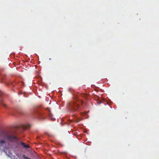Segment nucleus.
<instances>
[{"label": "nucleus", "mask_w": 159, "mask_h": 159, "mask_svg": "<svg viewBox=\"0 0 159 159\" xmlns=\"http://www.w3.org/2000/svg\"><path fill=\"white\" fill-rule=\"evenodd\" d=\"M0 137L3 138L10 141L17 140L16 136L9 135L7 131L2 130H0Z\"/></svg>", "instance_id": "f257e3e1"}, {"label": "nucleus", "mask_w": 159, "mask_h": 159, "mask_svg": "<svg viewBox=\"0 0 159 159\" xmlns=\"http://www.w3.org/2000/svg\"><path fill=\"white\" fill-rule=\"evenodd\" d=\"M0 137L3 138L10 141L17 140L16 136L9 135L7 131L2 130H0Z\"/></svg>", "instance_id": "f03ea898"}, {"label": "nucleus", "mask_w": 159, "mask_h": 159, "mask_svg": "<svg viewBox=\"0 0 159 159\" xmlns=\"http://www.w3.org/2000/svg\"><path fill=\"white\" fill-rule=\"evenodd\" d=\"M79 107L78 103L75 101H72L68 103V108L69 110L72 112L76 110Z\"/></svg>", "instance_id": "7ed1b4c3"}, {"label": "nucleus", "mask_w": 159, "mask_h": 159, "mask_svg": "<svg viewBox=\"0 0 159 159\" xmlns=\"http://www.w3.org/2000/svg\"><path fill=\"white\" fill-rule=\"evenodd\" d=\"M21 144L25 148H29L30 146L28 145H26L23 142H21Z\"/></svg>", "instance_id": "20e7f679"}, {"label": "nucleus", "mask_w": 159, "mask_h": 159, "mask_svg": "<svg viewBox=\"0 0 159 159\" xmlns=\"http://www.w3.org/2000/svg\"><path fill=\"white\" fill-rule=\"evenodd\" d=\"M6 142L4 140H1L0 141V146H2V144L5 143Z\"/></svg>", "instance_id": "39448f33"}, {"label": "nucleus", "mask_w": 159, "mask_h": 159, "mask_svg": "<svg viewBox=\"0 0 159 159\" xmlns=\"http://www.w3.org/2000/svg\"><path fill=\"white\" fill-rule=\"evenodd\" d=\"M48 116H49V118L51 119L52 120H55V118H53L52 117V115L50 112L48 114Z\"/></svg>", "instance_id": "423d86ee"}, {"label": "nucleus", "mask_w": 159, "mask_h": 159, "mask_svg": "<svg viewBox=\"0 0 159 159\" xmlns=\"http://www.w3.org/2000/svg\"><path fill=\"white\" fill-rule=\"evenodd\" d=\"M23 157L25 159H30V158L27 157L26 155H23Z\"/></svg>", "instance_id": "0eeeda50"}, {"label": "nucleus", "mask_w": 159, "mask_h": 159, "mask_svg": "<svg viewBox=\"0 0 159 159\" xmlns=\"http://www.w3.org/2000/svg\"><path fill=\"white\" fill-rule=\"evenodd\" d=\"M1 103L2 104V105L4 107H6V105L2 102V100H1Z\"/></svg>", "instance_id": "6e6552de"}, {"label": "nucleus", "mask_w": 159, "mask_h": 159, "mask_svg": "<svg viewBox=\"0 0 159 159\" xmlns=\"http://www.w3.org/2000/svg\"><path fill=\"white\" fill-rule=\"evenodd\" d=\"M79 102L80 103L81 105H82L83 104V102L82 101H79Z\"/></svg>", "instance_id": "1a4fd4ad"}, {"label": "nucleus", "mask_w": 159, "mask_h": 159, "mask_svg": "<svg viewBox=\"0 0 159 159\" xmlns=\"http://www.w3.org/2000/svg\"><path fill=\"white\" fill-rule=\"evenodd\" d=\"M2 92L1 91H0V97L2 96Z\"/></svg>", "instance_id": "9d476101"}, {"label": "nucleus", "mask_w": 159, "mask_h": 159, "mask_svg": "<svg viewBox=\"0 0 159 159\" xmlns=\"http://www.w3.org/2000/svg\"><path fill=\"white\" fill-rule=\"evenodd\" d=\"M79 121V120H77L76 121V122L77 123Z\"/></svg>", "instance_id": "9b49d317"}, {"label": "nucleus", "mask_w": 159, "mask_h": 159, "mask_svg": "<svg viewBox=\"0 0 159 159\" xmlns=\"http://www.w3.org/2000/svg\"><path fill=\"white\" fill-rule=\"evenodd\" d=\"M85 95H84V96H85Z\"/></svg>", "instance_id": "f8f14e48"}]
</instances>
